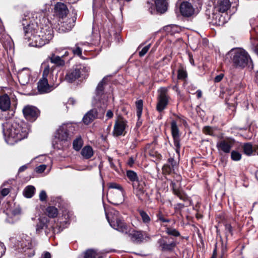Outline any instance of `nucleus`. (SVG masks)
I'll return each mask as SVG.
<instances>
[{
	"mask_svg": "<svg viewBox=\"0 0 258 258\" xmlns=\"http://www.w3.org/2000/svg\"><path fill=\"white\" fill-rule=\"evenodd\" d=\"M106 217L110 225L114 229L124 233L128 234L131 241L136 244H141L150 239V235L145 231L141 230H131L124 222L122 218L118 215V212L115 211L109 214L105 213Z\"/></svg>",
	"mask_w": 258,
	"mask_h": 258,
	"instance_id": "obj_1",
	"label": "nucleus"
},
{
	"mask_svg": "<svg viewBox=\"0 0 258 258\" xmlns=\"http://www.w3.org/2000/svg\"><path fill=\"white\" fill-rule=\"evenodd\" d=\"M6 130L4 129L6 141L10 145H14L26 138L29 129L26 124L19 120H13L7 123Z\"/></svg>",
	"mask_w": 258,
	"mask_h": 258,
	"instance_id": "obj_2",
	"label": "nucleus"
},
{
	"mask_svg": "<svg viewBox=\"0 0 258 258\" xmlns=\"http://www.w3.org/2000/svg\"><path fill=\"white\" fill-rule=\"evenodd\" d=\"M104 102L103 98H95L93 101L94 107L87 111L84 115L82 121L86 125L92 123L96 119H101L104 116V111L101 103Z\"/></svg>",
	"mask_w": 258,
	"mask_h": 258,
	"instance_id": "obj_3",
	"label": "nucleus"
},
{
	"mask_svg": "<svg viewBox=\"0 0 258 258\" xmlns=\"http://www.w3.org/2000/svg\"><path fill=\"white\" fill-rule=\"evenodd\" d=\"M126 176L132 183L133 189L137 196L141 199V196L146 191L145 182L139 179L137 173L133 170H128L126 172Z\"/></svg>",
	"mask_w": 258,
	"mask_h": 258,
	"instance_id": "obj_4",
	"label": "nucleus"
},
{
	"mask_svg": "<svg viewBox=\"0 0 258 258\" xmlns=\"http://www.w3.org/2000/svg\"><path fill=\"white\" fill-rule=\"evenodd\" d=\"M231 7V2L229 0H216L215 2L214 7V14L213 16L215 17L216 21L215 23L220 25L223 24V21H221L220 18V14H217L218 13H223L226 12Z\"/></svg>",
	"mask_w": 258,
	"mask_h": 258,
	"instance_id": "obj_5",
	"label": "nucleus"
},
{
	"mask_svg": "<svg viewBox=\"0 0 258 258\" xmlns=\"http://www.w3.org/2000/svg\"><path fill=\"white\" fill-rule=\"evenodd\" d=\"M232 59L235 67L244 68L248 64L250 58L244 50L238 49L234 51Z\"/></svg>",
	"mask_w": 258,
	"mask_h": 258,
	"instance_id": "obj_6",
	"label": "nucleus"
},
{
	"mask_svg": "<svg viewBox=\"0 0 258 258\" xmlns=\"http://www.w3.org/2000/svg\"><path fill=\"white\" fill-rule=\"evenodd\" d=\"M157 242L160 249L163 252H172L177 245V242L174 238L168 236H162Z\"/></svg>",
	"mask_w": 258,
	"mask_h": 258,
	"instance_id": "obj_7",
	"label": "nucleus"
},
{
	"mask_svg": "<svg viewBox=\"0 0 258 258\" xmlns=\"http://www.w3.org/2000/svg\"><path fill=\"white\" fill-rule=\"evenodd\" d=\"M111 76H105L98 84L95 89V94L97 96H109L112 93V89L108 84V78Z\"/></svg>",
	"mask_w": 258,
	"mask_h": 258,
	"instance_id": "obj_8",
	"label": "nucleus"
},
{
	"mask_svg": "<svg viewBox=\"0 0 258 258\" xmlns=\"http://www.w3.org/2000/svg\"><path fill=\"white\" fill-rule=\"evenodd\" d=\"M43 35H45L44 32H39L38 30L33 36L31 38L29 42V44L34 47H40L46 44L49 43L50 40H51V36L50 33L46 34L45 38H40L41 37H43Z\"/></svg>",
	"mask_w": 258,
	"mask_h": 258,
	"instance_id": "obj_9",
	"label": "nucleus"
},
{
	"mask_svg": "<svg viewBox=\"0 0 258 258\" xmlns=\"http://www.w3.org/2000/svg\"><path fill=\"white\" fill-rule=\"evenodd\" d=\"M27 20V19H23L22 23L23 26L25 39L27 41H30L33 35L39 30V27L36 22H34L33 24H28Z\"/></svg>",
	"mask_w": 258,
	"mask_h": 258,
	"instance_id": "obj_10",
	"label": "nucleus"
},
{
	"mask_svg": "<svg viewBox=\"0 0 258 258\" xmlns=\"http://www.w3.org/2000/svg\"><path fill=\"white\" fill-rule=\"evenodd\" d=\"M235 141L231 138H226L218 141L216 147L219 153H229L231 148L235 144Z\"/></svg>",
	"mask_w": 258,
	"mask_h": 258,
	"instance_id": "obj_11",
	"label": "nucleus"
},
{
	"mask_svg": "<svg viewBox=\"0 0 258 258\" xmlns=\"http://www.w3.org/2000/svg\"><path fill=\"white\" fill-rule=\"evenodd\" d=\"M170 186L171 187L173 194L177 196L180 200L184 202L188 203L189 206L192 205V202L190 198L182 189L180 185L177 186L174 182L171 181Z\"/></svg>",
	"mask_w": 258,
	"mask_h": 258,
	"instance_id": "obj_12",
	"label": "nucleus"
},
{
	"mask_svg": "<svg viewBox=\"0 0 258 258\" xmlns=\"http://www.w3.org/2000/svg\"><path fill=\"white\" fill-rule=\"evenodd\" d=\"M22 111L26 119L32 122L36 120L40 113L37 107L29 105L24 106Z\"/></svg>",
	"mask_w": 258,
	"mask_h": 258,
	"instance_id": "obj_13",
	"label": "nucleus"
},
{
	"mask_svg": "<svg viewBox=\"0 0 258 258\" xmlns=\"http://www.w3.org/2000/svg\"><path fill=\"white\" fill-rule=\"evenodd\" d=\"M171 130L173 143L175 147V150L176 153L179 156L180 151V140L179 134V129L177 123L175 120H172L171 122Z\"/></svg>",
	"mask_w": 258,
	"mask_h": 258,
	"instance_id": "obj_14",
	"label": "nucleus"
},
{
	"mask_svg": "<svg viewBox=\"0 0 258 258\" xmlns=\"http://www.w3.org/2000/svg\"><path fill=\"white\" fill-rule=\"evenodd\" d=\"M73 127L71 124H63L58 128L55 137L61 141H67L69 138V133L73 130Z\"/></svg>",
	"mask_w": 258,
	"mask_h": 258,
	"instance_id": "obj_15",
	"label": "nucleus"
},
{
	"mask_svg": "<svg viewBox=\"0 0 258 258\" xmlns=\"http://www.w3.org/2000/svg\"><path fill=\"white\" fill-rule=\"evenodd\" d=\"M127 121L122 117H120L115 122L112 134L114 137L124 136L125 128L127 126Z\"/></svg>",
	"mask_w": 258,
	"mask_h": 258,
	"instance_id": "obj_16",
	"label": "nucleus"
},
{
	"mask_svg": "<svg viewBox=\"0 0 258 258\" xmlns=\"http://www.w3.org/2000/svg\"><path fill=\"white\" fill-rule=\"evenodd\" d=\"M81 67H76L70 70L65 76V80L70 83H73L81 77Z\"/></svg>",
	"mask_w": 258,
	"mask_h": 258,
	"instance_id": "obj_17",
	"label": "nucleus"
},
{
	"mask_svg": "<svg viewBox=\"0 0 258 258\" xmlns=\"http://www.w3.org/2000/svg\"><path fill=\"white\" fill-rule=\"evenodd\" d=\"M195 9L192 5L187 2H182L180 6L181 14L185 17L192 16L195 13Z\"/></svg>",
	"mask_w": 258,
	"mask_h": 258,
	"instance_id": "obj_18",
	"label": "nucleus"
},
{
	"mask_svg": "<svg viewBox=\"0 0 258 258\" xmlns=\"http://www.w3.org/2000/svg\"><path fill=\"white\" fill-rule=\"evenodd\" d=\"M31 71L28 68H24L19 71L18 78L20 83L22 85H25L29 82Z\"/></svg>",
	"mask_w": 258,
	"mask_h": 258,
	"instance_id": "obj_19",
	"label": "nucleus"
},
{
	"mask_svg": "<svg viewBox=\"0 0 258 258\" xmlns=\"http://www.w3.org/2000/svg\"><path fill=\"white\" fill-rule=\"evenodd\" d=\"M37 89L40 93H46L51 91L53 88V87L48 84L47 79L41 78L37 83Z\"/></svg>",
	"mask_w": 258,
	"mask_h": 258,
	"instance_id": "obj_20",
	"label": "nucleus"
},
{
	"mask_svg": "<svg viewBox=\"0 0 258 258\" xmlns=\"http://www.w3.org/2000/svg\"><path fill=\"white\" fill-rule=\"evenodd\" d=\"M69 10L67 6L63 3L58 2L54 7V13L59 17L63 18L68 14Z\"/></svg>",
	"mask_w": 258,
	"mask_h": 258,
	"instance_id": "obj_21",
	"label": "nucleus"
},
{
	"mask_svg": "<svg viewBox=\"0 0 258 258\" xmlns=\"http://www.w3.org/2000/svg\"><path fill=\"white\" fill-rule=\"evenodd\" d=\"M168 102V98H158L156 107L157 111L162 113L167 107Z\"/></svg>",
	"mask_w": 258,
	"mask_h": 258,
	"instance_id": "obj_22",
	"label": "nucleus"
},
{
	"mask_svg": "<svg viewBox=\"0 0 258 258\" xmlns=\"http://www.w3.org/2000/svg\"><path fill=\"white\" fill-rule=\"evenodd\" d=\"M83 254L84 258H103L102 254L94 249H88Z\"/></svg>",
	"mask_w": 258,
	"mask_h": 258,
	"instance_id": "obj_23",
	"label": "nucleus"
},
{
	"mask_svg": "<svg viewBox=\"0 0 258 258\" xmlns=\"http://www.w3.org/2000/svg\"><path fill=\"white\" fill-rule=\"evenodd\" d=\"M20 246L22 248L31 249L32 247L31 237L27 235L22 234L21 240L20 241Z\"/></svg>",
	"mask_w": 258,
	"mask_h": 258,
	"instance_id": "obj_24",
	"label": "nucleus"
},
{
	"mask_svg": "<svg viewBox=\"0 0 258 258\" xmlns=\"http://www.w3.org/2000/svg\"><path fill=\"white\" fill-rule=\"evenodd\" d=\"M156 8L159 13H164L167 10V3L166 0H155Z\"/></svg>",
	"mask_w": 258,
	"mask_h": 258,
	"instance_id": "obj_25",
	"label": "nucleus"
},
{
	"mask_svg": "<svg viewBox=\"0 0 258 258\" xmlns=\"http://www.w3.org/2000/svg\"><path fill=\"white\" fill-rule=\"evenodd\" d=\"M138 212L141 218L142 222L148 226L151 222V218L149 215L142 209H138Z\"/></svg>",
	"mask_w": 258,
	"mask_h": 258,
	"instance_id": "obj_26",
	"label": "nucleus"
},
{
	"mask_svg": "<svg viewBox=\"0 0 258 258\" xmlns=\"http://www.w3.org/2000/svg\"><path fill=\"white\" fill-rule=\"evenodd\" d=\"M11 102L10 98H0V109L3 111L9 110Z\"/></svg>",
	"mask_w": 258,
	"mask_h": 258,
	"instance_id": "obj_27",
	"label": "nucleus"
},
{
	"mask_svg": "<svg viewBox=\"0 0 258 258\" xmlns=\"http://www.w3.org/2000/svg\"><path fill=\"white\" fill-rule=\"evenodd\" d=\"M81 153L84 158L88 159L93 156V151L91 146H86L82 149Z\"/></svg>",
	"mask_w": 258,
	"mask_h": 258,
	"instance_id": "obj_28",
	"label": "nucleus"
},
{
	"mask_svg": "<svg viewBox=\"0 0 258 258\" xmlns=\"http://www.w3.org/2000/svg\"><path fill=\"white\" fill-rule=\"evenodd\" d=\"M243 151L244 154L247 156H251L253 154L254 147L252 146L251 143H244L242 147Z\"/></svg>",
	"mask_w": 258,
	"mask_h": 258,
	"instance_id": "obj_29",
	"label": "nucleus"
},
{
	"mask_svg": "<svg viewBox=\"0 0 258 258\" xmlns=\"http://www.w3.org/2000/svg\"><path fill=\"white\" fill-rule=\"evenodd\" d=\"M45 213L49 218H54L57 216L58 211L54 206H49L46 209Z\"/></svg>",
	"mask_w": 258,
	"mask_h": 258,
	"instance_id": "obj_30",
	"label": "nucleus"
},
{
	"mask_svg": "<svg viewBox=\"0 0 258 258\" xmlns=\"http://www.w3.org/2000/svg\"><path fill=\"white\" fill-rule=\"evenodd\" d=\"M50 62L56 64L57 66H63L65 64L64 61L61 59V57L52 54L50 57Z\"/></svg>",
	"mask_w": 258,
	"mask_h": 258,
	"instance_id": "obj_31",
	"label": "nucleus"
},
{
	"mask_svg": "<svg viewBox=\"0 0 258 258\" xmlns=\"http://www.w3.org/2000/svg\"><path fill=\"white\" fill-rule=\"evenodd\" d=\"M38 14L37 13L29 14L28 16H25L24 19H27L28 24H33L34 22H36L38 24L40 20L38 18Z\"/></svg>",
	"mask_w": 258,
	"mask_h": 258,
	"instance_id": "obj_32",
	"label": "nucleus"
},
{
	"mask_svg": "<svg viewBox=\"0 0 258 258\" xmlns=\"http://www.w3.org/2000/svg\"><path fill=\"white\" fill-rule=\"evenodd\" d=\"M187 77V73L185 68L180 66L177 72V78L185 81Z\"/></svg>",
	"mask_w": 258,
	"mask_h": 258,
	"instance_id": "obj_33",
	"label": "nucleus"
},
{
	"mask_svg": "<svg viewBox=\"0 0 258 258\" xmlns=\"http://www.w3.org/2000/svg\"><path fill=\"white\" fill-rule=\"evenodd\" d=\"M35 188L33 186L29 185L25 187L23 191L24 196L27 198H31L34 194Z\"/></svg>",
	"mask_w": 258,
	"mask_h": 258,
	"instance_id": "obj_34",
	"label": "nucleus"
},
{
	"mask_svg": "<svg viewBox=\"0 0 258 258\" xmlns=\"http://www.w3.org/2000/svg\"><path fill=\"white\" fill-rule=\"evenodd\" d=\"M83 145V141L81 137L77 138L73 143V149L76 151H79Z\"/></svg>",
	"mask_w": 258,
	"mask_h": 258,
	"instance_id": "obj_35",
	"label": "nucleus"
},
{
	"mask_svg": "<svg viewBox=\"0 0 258 258\" xmlns=\"http://www.w3.org/2000/svg\"><path fill=\"white\" fill-rule=\"evenodd\" d=\"M165 231L168 235L173 236L174 237H179L180 236V232L176 229L172 227L166 226Z\"/></svg>",
	"mask_w": 258,
	"mask_h": 258,
	"instance_id": "obj_36",
	"label": "nucleus"
},
{
	"mask_svg": "<svg viewBox=\"0 0 258 258\" xmlns=\"http://www.w3.org/2000/svg\"><path fill=\"white\" fill-rule=\"evenodd\" d=\"M47 220H40L36 225V231L38 233L40 232L42 230L45 229L47 228Z\"/></svg>",
	"mask_w": 258,
	"mask_h": 258,
	"instance_id": "obj_37",
	"label": "nucleus"
},
{
	"mask_svg": "<svg viewBox=\"0 0 258 258\" xmlns=\"http://www.w3.org/2000/svg\"><path fill=\"white\" fill-rule=\"evenodd\" d=\"M137 108V115L139 119L142 115L143 106V102L142 100H139L136 102Z\"/></svg>",
	"mask_w": 258,
	"mask_h": 258,
	"instance_id": "obj_38",
	"label": "nucleus"
},
{
	"mask_svg": "<svg viewBox=\"0 0 258 258\" xmlns=\"http://www.w3.org/2000/svg\"><path fill=\"white\" fill-rule=\"evenodd\" d=\"M224 227L226 237H227L229 235L232 236L233 235V227L231 224L225 222L224 223Z\"/></svg>",
	"mask_w": 258,
	"mask_h": 258,
	"instance_id": "obj_39",
	"label": "nucleus"
},
{
	"mask_svg": "<svg viewBox=\"0 0 258 258\" xmlns=\"http://www.w3.org/2000/svg\"><path fill=\"white\" fill-rule=\"evenodd\" d=\"M39 32H44L45 33V35H43V36H45L46 34L50 33V35L51 36V39L53 38V30L50 28L45 26L44 27L40 28V30H39ZM45 36L41 37L40 38H45Z\"/></svg>",
	"mask_w": 258,
	"mask_h": 258,
	"instance_id": "obj_40",
	"label": "nucleus"
},
{
	"mask_svg": "<svg viewBox=\"0 0 258 258\" xmlns=\"http://www.w3.org/2000/svg\"><path fill=\"white\" fill-rule=\"evenodd\" d=\"M231 158L233 161H239L241 159V154L236 151H232L231 153Z\"/></svg>",
	"mask_w": 258,
	"mask_h": 258,
	"instance_id": "obj_41",
	"label": "nucleus"
},
{
	"mask_svg": "<svg viewBox=\"0 0 258 258\" xmlns=\"http://www.w3.org/2000/svg\"><path fill=\"white\" fill-rule=\"evenodd\" d=\"M174 170V168L171 166L169 164H165L162 167L163 172L166 174H171Z\"/></svg>",
	"mask_w": 258,
	"mask_h": 258,
	"instance_id": "obj_42",
	"label": "nucleus"
},
{
	"mask_svg": "<svg viewBox=\"0 0 258 258\" xmlns=\"http://www.w3.org/2000/svg\"><path fill=\"white\" fill-rule=\"evenodd\" d=\"M69 49L72 50L74 55H77L79 56H82V50L79 46V44H76L75 48H70Z\"/></svg>",
	"mask_w": 258,
	"mask_h": 258,
	"instance_id": "obj_43",
	"label": "nucleus"
},
{
	"mask_svg": "<svg viewBox=\"0 0 258 258\" xmlns=\"http://www.w3.org/2000/svg\"><path fill=\"white\" fill-rule=\"evenodd\" d=\"M203 132L206 135L215 136V135L214 134V130L213 127L210 126H205L203 128Z\"/></svg>",
	"mask_w": 258,
	"mask_h": 258,
	"instance_id": "obj_44",
	"label": "nucleus"
},
{
	"mask_svg": "<svg viewBox=\"0 0 258 258\" xmlns=\"http://www.w3.org/2000/svg\"><path fill=\"white\" fill-rule=\"evenodd\" d=\"M108 186L109 188L112 189H117L120 191L121 193H122L123 191V188L122 186L115 182H110L108 184Z\"/></svg>",
	"mask_w": 258,
	"mask_h": 258,
	"instance_id": "obj_45",
	"label": "nucleus"
},
{
	"mask_svg": "<svg viewBox=\"0 0 258 258\" xmlns=\"http://www.w3.org/2000/svg\"><path fill=\"white\" fill-rule=\"evenodd\" d=\"M158 97H167L168 95V89L165 87H161L158 90Z\"/></svg>",
	"mask_w": 258,
	"mask_h": 258,
	"instance_id": "obj_46",
	"label": "nucleus"
},
{
	"mask_svg": "<svg viewBox=\"0 0 258 258\" xmlns=\"http://www.w3.org/2000/svg\"><path fill=\"white\" fill-rule=\"evenodd\" d=\"M157 217L158 218V220L162 222L163 223H168L170 222V220L168 219H166L164 218V215H163L161 211H159L157 214Z\"/></svg>",
	"mask_w": 258,
	"mask_h": 258,
	"instance_id": "obj_47",
	"label": "nucleus"
},
{
	"mask_svg": "<svg viewBox=\"0 0 258 258\" xmlns=\"http://www.w3.org/2000/svg\"><path fill=\"white\" fill-rule=\"evenodd\" d=\"M150 48V44H149L145 47H144L141 51H140L139 53V56L140 57H143L144 56L146 53L148 51L149 48Z\"/></svg>",
	"mask_w": 258,
	"mask_h": 258,
	"instance_id": "obj_48",
	"label": "nucleus"
},
{
	"mask_svg": "<svg viewBox=\"0 0 258 258\" xmlns=\"http://www.w3.org/2000/svg\"><path fill=\"white\" fill-rule=\"evenodd\" d=\"M50 73V67L48 65L46 66L43 71V73H42V79H47V77L48 76V75H49Z\"/></svg>",
	"mask_w": 258,
	"mask_h": 258,
	"instance_id": "obj_49",
	"label": "nucleus"
},
{
	"mask_svg": "<svg viewBox=\"0 0 258 258\" xmlns=\"http://www.w3.org/2000/svg\"><path fill=\"white\" fill-rule=\"evenodd\" d=\"M167 161L168 163L167 164H169L172 167L175 168L177 166L178 164L173 157H170L168 158Z\"/></svg>",
	"mask_w": 258,
	"mask_h": 258,
	"instance_id": "obj_50",
	"label": "nucleus"
},
{
	"mask_svg": "<svg viewBox=\"0 0 258 258\" xmlns=\"http://www.w3.org/2000/svg\"><path fill=\"white\" fill-rule=\"evenodd\" d=\"M172 58L171 53L170 54L165 56L162 59L161 61L163 62V64H167L171 61Z\"/></svg>",
	"mask_w": 258,
	"mask_h": 258,
	"instance_id": "obj_51",
	"label": "nucleus"
},
{
	"mask_svg": "<svg viewBox=\"0 0 258 258\" xmlns=\"http://www.w3.org/2000/svg\"><path fill=\"white\" fill-rule=\"evenodd\" d=\"M6 90H9V89L7 88L0 87V97H9Z\"/></svg>",
	"mask_w": 258,
	"mask_h": 258,
	"instance_id": "obj_52",
	"label": "nucleus"
},
{
	"mask_svg": "<svg viewBox=\"0 0 258 258\" xmlns=\"http://www.w3.org/2000/svg\"><path fill=\"white\" fill-rule=\"evenodd\" d=\"M47 194L45 190H41L39 194V199L41 201L43 202L46 201L47 199Z\"/></svg>",
	"mask_w": 258,
	"mask_h": 258,
	"instance_id": "obj_53",
	"label": "nucleus"
},
{
	"mask_svg": "<svg viewBox=\"0 0 258 258\" xmlns=\"http://www.w3.org/2000/svg\"><path fill=\"white\" fill-rule=\"evenodd\" d=\"M46 166L45 165L42 164L36 168V171L37 173H42L44 171V170L46 169Z\"/></svg>",
	"mask_w": 258,
	"mask_h": 258,
	"instance_id": "obj_54",
	"label": "nucleus"
},
{
	"mask_svg": "<svg viewBox=\"0 0 258 258\" xmlns=\"http://www.w3.org/2000/svg\"><path fill=\"white\" fill-rule=\"evenodd\" d=\"M184 205L182 203H177V204L174 205V209L175 210H180L184 208Z\"/></svg>",
	"mask_w": 258,
	"mask_h": 258,
	"instance_id": "obj_55",
	"label": "nucleus"
},
{
	"mask_svg": "<svg viewBox=\"0 0 258 258\" xmlns=\"http://www.w3.org/2000/svg\"><path fill=\"white\" fill-rule=\"evenodd\" d=\"M224 75L223 74H220V75L217 76L214 79L215 82H219L223 78Z\"/></svg>",
	"mask_w": 258,
	"mask_h": 258,
	"instance_id": "obj_56",
	"label": "nucleus"
},
{
	"mask_svg": "<svg viewBox=\"0 0 258 258\" xmlns=\"http://www.w3.org/2000/svg\"><path fill=\"white\" fill-rule=\"evenodd\" d=\"M10 192V190L8 188H3L1 190V194L3 197L7 196Z\"/></svg>",
	"mask_w": 258,
	"mask_h": 258,
	"instance_id": "obj_57",
	"label": "nucleus"
},
{
	"mask_svg": "<svg viewBox=\"0 0 258 258\" xmlns=\"http://www.w3.org/2000/svg\"><path fill=\"white\" fill-rule=\"evenodd\" d=\"M135 163V160L133 158V157H131L129 158L128 161H127V165L130 166V167H132L133 166V164H134Z\"/></svg>",
	"mask_w": 258,
	"mask_h": 258,
	"instance_id": "obj_58",
	"label": "nucleus"
},
{
	"mask_svg": "<svg viewBox=\"0 0 258 258\" xmlns=\"http://www.w3.org/2000/svg\"><path fill=\"white\" fill-rule=\"evenodd\" d=\"M106 116L107 117V119H110L113 116V113L111 110H107L106 114Z\"/></svg>",
	"mask_w": 258,
	"mask_h": 258,
	"instance_id": "obj_59",
	"label": "nucleus"
},
{
	"mask_svg": "<svg viewBox=\"0 0 258 258\" xmlns=\"http://www.w3.org/2000/svg\"><path fill=\"white\" fill-rule=\"evenodd\" d=\"M27 168V166L26 165H23L21 166L19 169V172H22L24 171Z\"/></svg>",
	"mask_w": 258,
	"mask_h": 258,
	"instance_id": "obj_60",
	"label": "nucleus"
},
{
	"mask_svg": "<svg viewBox=\"0 0 258 258\" xmlns=\"http://www.w3.org/2000/svg\"><path fill=\"white\" fill-rule=\"evenodd\" d=\"M108 161H109V164H110V167L112 168V169H115L116 166L114 164V163H113V161H112V159L111 158H109L108 159Z\"/></svg>",
	"mask_w": 258,
	"mask_h": 258,
	"instance_id": "obj_61",
	"label": "nucleus"
},
{
	"mask_svg": "<svg viewBox=\"0 0 258 258\" xmlns=\"http://www.w3.org/2000/svg\"><path fill=\"white\" fill-rule=\"evenodd\" d=\"M253 154L258 155V146H254Z\"/></svg>",
	"mask_w": 258,
	"mask_h": 258,
	"instance_id": "obj_62",
	"label": "nucleus"
},
{
	"mask_svg": "<svg viewBox=\"0 0 258 258\" xmlns=\"http://www.w3.org/2000/svg\"><path fill=\"white\" fill-rule=\"evenodd\" d=\"M197 97H201V96L202 95V91L200 90H197Z\"/></svg>",
	"mask_w": 258,
	"mask_h": 258,
	"instance_id": "obj_63",
	"label": "nucleus"
},
{
	"mask_svg": "<svg viewBox=\"0 0 258 258\" xmlns=\"http://www.w3.org/2000/svg\"><path fill=\"white\" fill-rule=\"evenodd\" d=\"M68 103H71L73 105L74 104L75 102H74V100L73 99V98H70V99L68 101Z\"/></svg>",
	"mask_w": 258,
	"mask_h": 258,
	"instance_id": "obj_64",
	"label": "nucleus"
}]
</instances>
